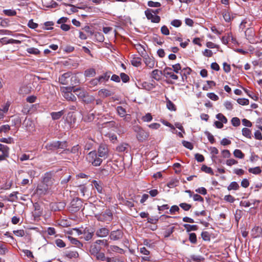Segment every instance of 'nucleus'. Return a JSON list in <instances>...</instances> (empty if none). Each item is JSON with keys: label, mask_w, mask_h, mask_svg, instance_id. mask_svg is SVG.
Returning <instances> with one entry per match:
<instances>
[{"label": "nucleus", "mask_w": 262, "mask_h": 262, "mask_svg": "<svg viewBox=\"0 0 262 262\" xmlns=\"http://www.w3.org/2000/svg\"><path fill=\"white\" fill-rule=\"evenodd\" d=\"M86 160L94 166L100 165L102 162V159L99 157L96 150L90 152L86 156Z\"/></svg>", "instance_id": "nucleus-1"}, {"label": "nucleus", "mask_w": 262, "mask_h": 262, "mask_svg": "<svg viewBox=\"0 0 262 262\" xmlns=\"http://www.w3.org/2000/svg\"><path fill=\"white\" fill-rule=\"evenodd\" d=\"M77 232L78 235H82L81 238L86 241H89L92 238L95 231L94 228L89 227L85 228L83 230L77 229Z\"/></svg>", "instance_id": "nucleus-2"}, {"label": "nucleus", "mask_w": 262, "mask_h": 262, "mask_svg": "<svg viewBox=\"0 0 262 262\" xmlns=\"http://www.w3.org/2000/svg\"><path fill=\"white\" fill-rule=\"evenodd\" d=\"M54 179L50 172H46L43 177L42 182L43 185H46V187L43 188L44 192H48L51 189L52 185L54 183Z\"/></svg>", "instance_id": "nucleus-3"}, {"label": "nucleus", "mask_w": 262, "mask_h": 262, "mask_svg": "<svg viewBox=\"0 0 262 262\" xmlns=\"http://www.w3.org/2000/svg\"><path fill=\"white\" fill-rule=\"evenodd\" d=\"M223 18L226 23H230L234 18V15L228 9H223L222 12Z\"/></svg>", "instance_id": "nucleus-11"}, {"label": "nucleus", "mask_w": 262, "mask_h": 262, "mask_svg": "<svg viewBox=\"0 0 262 262\" xmlns=\"http://www.w3.org/2000/svg\"><path fill=\"white\" fill-rule=\"evenodd\" d=\"M101 83L98 78H95L91 80L89 82V86L91 88L97 86Z\"/></svg>", "instance_id": "nucleus-40"}, {"label": "nucleus", "mask_w": 262, "mask_h": 262, "mask_svg": "<svg viewBox=\"0 0 262 262\" xmlns=\"http://www.w3.org/2000/svg\"><path fill=\"white\" fill-rule=\"evenodd\" d=\"M67 147L66 141H53L46 144L45 147L48 150H54L58 148L63 149Z\"/></svg>", "instance_id": "nucleus-5"}, {"label": "nucleus", "mask_w": 262, "mask_h": 262, "mask_svg": "<svg viewBox=\"0 0 262 262\" xmlns=\"http://www.w3.org/2000/svg\"><path fill=\"white\" fill-rule=\"evenodd\" d=\"M123 234L121 230L118 229L111 232L110 238L113 241H118L123 237Z\"/></svg>", "instance_id": "nucleus-12"}, {"label": "nucleus", "mask_w": 262, "mask_h": 262, "mask_svg": "<svg viewBox=\"0 0 262 262\" xmlns=\"http://www.w3.org/2000/svg\"><path fill=\"white\" fill-rule=\"evenodd\" d=\"M9 148L5 145L0 144V161L9 157Z\"/></svg>", "instance_id": "nucleus-10"}, {"label": "nucleus", "mask_w": 262, "mask_h": 262, "mask_svg": "<svg viewBox=\"0 0 262 262\" xmlns=\"http://www.w3.org/2000/svg\"><path fill=\"white\" fill-rule=\"evenodd\" d=\"M183 226L188 232L191 231H196L198 229V227L196 225L184 224Z\"/></svg>", "instance_id": "nucleus-35"}, {"label": "nucleus", "mask_w": 262, "mask_h": 262, "mask_svg": "<svg viewBox=\"0 0 262 262\" xmlns=\"http://www.w3.org/2000/svg\"><path fill=\"white\" fill-rule=\"evenodd\" d=\"M27 52L30 54L38 55L40 53V51L35 48H29L27 49Z\"/></svg>", "instance_id": "nucleus-48"}, {"label": "nucleus", "mask_w": 262, "mask_h": 262, "mask_svg": "<svg viewBox=\"0 0 262 262\" xmlns=\"http://www.w3.org/2000/svg\"><path fill=\"white\" fill-rule=\"evenodd\" d=\"M111 72H106L104 73L103 75L100 76L98 78L100 79V83L105 82L108 80Z\"/></svg>", "instance_id": "nucleus-29"}, {"label": "nucleus", "mask_w": 262, "mask_h": 262, "mask_svg": "<svg viewBox=\"0 0 262 262\" xmlns=\"http://www.w3.org/2000/svg\"><path fill=\"white\" fill-rule=\"evenodd\" d=\"M174 229V227H171L170 228L166 229L164 232V237H169L173 232Z\"/></svg>", "instance_id": "nucleus-54"}, {"label": "nucleus", "mask_w": 262, "mask_h": 262, "mask_svg": "<svg viewBox=\"0 0 262 262\" xmlns=\"http://www.w3.org/2000/svg\"><path fill=\"white\" fill-rule=\"evenodd\" d=\"M63 114L64 112L63 111H61L57 112H52L51 113V116L52 119L55 120L60 119Z\"/></svg>", "instance_id": "nucleus-32"}, {"label": "nucleus", "mask_w": 262, "mask_h": 262, "mask_svg": "<svg viewBox=\"0 0 262 262\" xmlns=\"http://www.w3.org/2000/svg\"><path fill=\"white\" fill-rule=\"evenodd\" d=\"M178 183L179 181L177 179H172L167 183V186L169 188H173L177 186Z\"/></svg>", "instance_id": "nucleus-50"}, {"label": "nucleus", "mask_w": 262, "mask_h": 262, "mask_svg": "<svg viewBox=\"0 0 262 262\" xmlns=\"http://www.w3.org/2000/svg\"><path fill=\"white\" fill-rule=\"evenodd\" d=\"M95 37L97 39V40L99 42H103L104 39V37L103 35L100 32H96L95 33Z\"/></svg>", "instance_id": "nucleus-64"}, {"label": "nucleus", "mask_w": 262, "mask_h": 262, "mask_svg": "<svg viewBox=\"0 0 262 262\" xmlns=\"http://www.w3.org/2000/svg\"><path fill=\"white\" fill-rule=\"evenodd\" d=\"M101 250V247L96 244H93L90 246V253L91 255L95 256Z\"/></svg>", "instance_id": "nucleus-21"}, {"label": "nucleus", "mask_w": 262, "mask_h": 262, "mask_svg": "<svg viewBox=\"0 0 262 262\" xmlns=\"http://www.w3.org/2000/svg\"><path fill=\"white\" fill-rule=\"evenodd\" d=\"M0 43L2 45H6L8 43L19 44L21 43V41L13 38L8 39L7 37H3L0 39Z\"/></svg>", "instance_id": "nucleus-16"}, {"label": "nucleus", "mask_w": 262, "mask_h": 262, "mask_svg": "<svg viewBox=\"0 0 262 262\" xmlns=\"http://www.w3.org/2000/svg\"><path fill=\"white\" fill-rule=\"evenodd\" d=\"M189 240L193 244L197 243L196 235L195 233H190L189 234Z\"/></svg>", "instance_id": "nucleus-43"}, {"label": "nucleus", "mask_w": 262, "mask_h": 262, "mask_svg": "<svg viewBox=\"0 0 262 262\" xmlns=\"http://www.w3.org/2000/svg\"><path fill=\"white\" fill-rule=\"evenodd\" d=\"M38 26V25L34 23L33 19H30L28 23V26L31 29H35L37 28Z\"/></svg>", "instance_id": "nucleus-63"}, {"label": "nucleus", "mask_w": 262, "mask_h": 262, "mask_svg": "<svg viewBox=\"0 0 262 262\" xmlns=\"http://www.w3.org/2000/svg\"><path fill=\"white\" fill-rule=\"evenodd\" d=\"M80 147L79 145H76L72 147V148L70 150L69 149H66L63 150V152L66 154H68L69 152H71L74 154H78L80 151Z\"/></svg>", "instance_id": "nucleus-24"}, {"label": "nucleus", "mask_w": 262, "mask_h": 262, "mask_svg": "<svg viewBox=\"0 0 262 262\" xmlns=\"http://www.w3.org/2000/svg\"><path fill=\"white\" fill-rule=\"evenodd\" d=\"M239 186L236 182H231L227 187L229 191L234 190H237L239 189Z\"/></svg>", "instance_id": "nucleus-38"}, {"label": "nucleus", "mask_w": 262, "mask_h": 262, "mask_svg": "<svg viewBox=\"0 0 262 262\" xmlns=\"http://www.w3.org/2000/svg\"><path fill=\"white\" fill-rule=\"evenodd\" d=\"M131 63L133 66L139 67L141 64V58L140 57H134L131 60Z\"/></svg>", "instance_id": "nucleus-30"}, {"label": "nucleus", "mask_w": 262, "mask_h": 262, "mask_svg": "<svg viewBox=\"0 0 262 262\" xmlns=\"http://www.w3.org/2000/svg\"><path fill=\"white\" fill-rule=\"evenodd\" d=\"M179 206L185 211H188L191 208V205L190 204L186 203H181Z\"/></svg>", "instance_id": "nucleus-53"}, {"label": "nucleus", "mask_w": 262, "mask_h": 262, "mask_svg": "<svg viewBox=\"0 0 262 262\" xmlns=\"http://www.w3.org/2000/svg\"><path fill=\"white\" fill-rule=\"evenodd\" d=\"M152 117L150 113L146 114L145 116H143L142 118V120L144 122H150L152 120Z\"/></svg>", "instance_id": "nucleus-58"}, {"label": "nucleus", "mask_w": 262, "mask_h": 262, "mask_svg": "<svg viewBox=\"0 0 262 262\" xmlns=\"http://www.w3.org/2000/svg\"><path fill=\"white\" fill-rule=\"evenodd\" d=\"M233 155L234 157L239 159H243L245 155L242 152V151L240 149H235L233 151Z\"/></svg>", "instance_id": "nucleus-42"}, {"label": "nucleus", "mask_w": 262, "mask_h": 262, "mask_svg": "<svg viewBox=\"0 0 262 262\" xmlns=\"http://www.w3.org/2000/svg\"><path fill=\"white\" fill-rule=\"evenodd\" d=\"M70 74L69 73H66L62 74L59 77V82L63 85L68 84L67 79L70 77Z\"/></svg>", "instance_id": "nucleus-22"}, {"label": "nucleus", "mask_w": 262, "mask_h": 262, "mask_svg": "<svg viewBox=\"0 0 262 262\" xmlns=\"http://www.w3.org/2000/svg\"><path fill=\"white\" fill-rule=\"evenodd\" d=\"M74 93L78 96L80 99H82L83 101L85 102H89L90 100L86 98L89 96L88 93L84 90H81L80 88H76L74 90Z\"/></svg>", "instance_id": "nucleus-9"}, {"label": "nucleus", "mask_w": 262, "mask_h": 262, "mask_svg": "<svg viewBox=\"0 0 262 262\" xmlns=\"http://www.w3.org/2000/svg\"><path fill=\"white\" fill-rule=\"evenodd\" d=\"M92 183H93L94 187H95V188L97 190L98 192H99L100 193H102L103 188H102L101 183L100 182H98L96 180H93L92 182Z\"/></svg>", "instance_id": "nucleus-28"}, {"label": "nucleus", "mask_w": 262, "mask_h": 262, "mask_svg": "<svg viewBox=\"0 0 262 262\" xmlns=\"http://www.w3.org/2000/svg\"><path fill=\"white\" fill-rule=\"evenodd\" d=\"M98 221L103 222H111L113 219V213L112 211L107 209L105 211L95 215Z\"/></svg>", "instance_id": "nucleus-6"}, {"label": "nucleus", "mask_w": 262, "mask_h": 262, "mask_svg": "<svg viewBox=\"0 0 262 262\" xmlns=\"http://www.w3.org/2000/svg\"><path fill=\"white\" fill-rule=\"evenodd\" d=\"M163 76L166 78H170L172 80H177L178 76L176 75L173 72L169 73H166Z\"/></svg>", "instance_id": "nucleus-44"}, {"label": "nucleus", "mask_w": 262, "mask_h": 262, "mask_svg": "<svg viewBox=\"0 0 262 262\" xmlns=\"http://www.w3.org/2000/svg\"><path fill=\"white\" fill-rule=\"evenodd\" d=\"M127 146L126 143L121 144L116 147V150L118 152H124L126 149Z\"/></svg>", "instance_id": "nucleus-51"}, {"label": "nucleus", "mask_w": 262, "mask_h": 262, "mask_svg": "<svg viewBox=\"0 0 262 262\" xmlns=\"http://www.w3.org/2000/svg\"><path fill=\"white\" fill-rule=\"evenodd\" d=\"M62 91L63 93V94H65V93H71L72 92H74V90L75 89L74 86H66V87H62L61 88Z\"/></svg>", "instance_id": "nucleus-56"}, {"label": "nucleus", "mask_w": 262, "mask_h": 262, "mask_svg": "<svg viewBox=\"0 0 262 262\" xmlns=\"http://www.w3.org/2000/svg\"><path fill=\"white\" fill-rule=\"evenodd\" d=\"M51 205L52 209L56 211L63 209L66 206V204L63 202L53 203Z\"/></svg>", "instance_id": "nucleus-19"}, {"label": "nucleus", "mask_w": 262, "mask_h": 262, "mask_svg": "<svg viewBox=\"0 0 262 262\" xmlns=\"http://www.w3.org/2000/svg\"><path fill=\"white\" fill-rule=\"evenodd\" d=\"M64 256L69 258H76L78 257L79 254L76 251H68L64 253Z\"/></svg>", "instance_id": "nucleus-26"}, {"label": "nucleus", "mask_w": 262, "mask_h": 262, "mask_svg": "<svg viewBox=\"0 0 262 262\" xmlns=\"http://www.w3.org/2000/svg\"><path fill=\"white\" fill-rule=\"evenodd\" d=\"M237 102L238 104L242 105H246L249 104V100L246 98H238L237 100Z\"/></svg>", "instance_id": "nucleus-60"}, {"label": "nucleus", "mask_w": 262, "mask_h": 262, "mask_svg": "<svg viewBox=\"0 0 262 262\" xmlns=\"http://www.w3.org/2000/svg\"><path fill=\"white\" fill-rule=\"evenodd\" d=\"M55 242L57 246L59 248H63L66 246L65 243L61 239H57Z\"/></svg>", "instance_id": "nucleus-62"}, {"label": "nucleus", "mask_w": 262, "mask_h": 262, "mask_svg": "<svg viewBox=\"0 0 262 262\" xmlns=\"http://www.w3.org/2000/svg\"><path fill=\"white\" fill-rule=\"evenodd\" d=\"M201 170H202V171H203L207 173L210 174L211 175L214 174V172L213 171L212 169L210 167H208L206 165H203L202 166Z\"/></svg>", "instance_id": "nucleus-41"}, {"label": "nucleus", "mask_w": 262, "mask_h": 262, "mask_svg": "<svg viewBox=\"0 0 262 262\" xmlns=\"http://www.w3.org/2000/svg\"><path fill=\"white\" fill-rule=\"evenodd\" d=\"M109 232L110 230L107 228L102 227L96 230V235L99 237H104L108 235Z\"/></svg>", "instance_id": "nucleus-15"}, {"label": "nucleus", "mask_w": 262, "mask_h": 262, "mask_svg": "<svg viewBox=\"0 0 262 262\" xmlns=\"http://www.w3.org/2000/svg\"><path fill=\"white\" fill-rule=\"evenodd\" d=\"M166 106L170 111H176L177 110L174 104L167 98H166Z\"/></svg>", "instance_id": "nucleus-34"}, {"label": "nucleus", "mask_w": 262, "mask_h": 262, "mask_svg": "<svg viewBox=\"0 0 262 262\" xmlns=\"http://www.w3.org/2000/svg\"><path fill=\"white\" fill-rule=\"evenodd\" d=\"M216 118L219 120L224 123H226L227 122V119L226 117L222 114L219 113L216 115Z\"/></svg>", "instance_id": "nucleus-47"}, {"label": "nucleus", "mask_w": 262, "mask_h": 262, "mask_svg": "<svg viewBox=\"0 0 262 262\" xmlns=\"http://www.w3.org/2000/svg\"><path fill=\"white\" fill-rule=\"evenodd\" d=\"M231 123L234 126H238L241 124L240 120L237 117H233L231 119Z\"/></svg>", "instance_id": "nucleus-57"}, {"label": "nucleus", "mask_w": 262, "mask_h": 262, "mask_svg": "<svg viewBox=\"0 0 262 262\" xmlns=\"http://www.w3.org/2000/svg\"><path fill=\"white\" fill-rule=\"evenodd\" d=\"M10 105V103L9 101H7L4 105H1L0 109L3 112L4 114H5L8 111Z\"/></svg>", "instance_id": "nucleus-46"}, {"label": "nucleus", "mask_w": 262, "mask_h": 262, "mask_svg": "<svg viewBox=\"0 0 262 262\" xmlns=\"http://www.w3.org/2000/svg\"><path fill=\"white\" fill-rule=\"evenodd\" d=\"M96 71L93 68H90L84 71V75L85 77H93L96 75Z\"/></svg>", "instance_id": "nucleus-33"}, {"label": "nucleus", "mask_w": 262, "mask_h": 262, "mask_svg": "<svg viewBox=\"0 0 262 262\" xmlns=\"http://www.w3.org/2000/svg\"><path fill=\"white\" fill-rule=\"evenodd\" d=\"M162 75H163V71L156 69L152 71L151 77L156 80L159 81L161 80Z\"/></svg>", "instance_id": "nucleus-18"}, {"label": "nucleus", "mask_w": 262, "mask_h": 262, "mask_svg": "<svg viewBox=\"0 0 262 262\" xmlns=\"http://www.w3.org/2000/svg\"><path fill=\"white\" fill-rule=\"evenodd\" d=\"M54 25V23L53 21H47L44 23L45 28L43 29L45 30H52L53 29L52 26Z\"/></svg>", "instance_id": "nucleus-55"}, {"label": "nucleus", "mask_w": 262, "mask_h": 262, "mask_svg": "<svg viewBox=\"0 0 262 262\" xmlns=\"http://www.w3.org/2000/svg\"><path fill=\"white\" fill-rule=\"evenodd\" d=\"M117 112L118 114L121 117H123L126 115V110L125 108H124L121 106H117Z\"/></svg>", "instance_id": "nucleus-39"}, {"label": "nucleus", "mask_w": 262, "mask_h": 262, "mask_svg": "<svg viewBox=\"0 0 262 262\" xmlns=\"http://www.w3.org/2000/svg\"><path fill=\"white\" fill-rule=\"evenodd\" d=\"M248 171L249 172L254 174H259L261 172L260 168L258 166L254 168H249Z\"/></svg>", "instance_id": "nucleus-45"}, {"label": "nucleus", "mask_w": 262, "mask_h": 262, "mask_svg": "<svg viewBox=\"0 0 262 262\" xmlns=\"http://www.w3.org/2000/svg\"><path fill=\"white\" fill-rule=\"evenodd\" d=\"M63 96L64 98L68 101L75 102L77 100L75 96L71 92L65 93V94H63Z\"/></svg>", "instance_id": "nucleus-27"}, {"label": "nucleus", "mask_w": 262, "mask_h": 262, "mask_svg": "<svg viewBox=\"0 0 262 262\" xmlns=\"http://www.w3.org/2000/svg\"><path fill=\"white\" fill-rule=\"evenodd\" d=\"M3 12L7 16H15L16 15V12L14 10L6 9L3 10Z\"/></svg>", "instance_id": "nucleus-49"}, {"label": "nucleus", "mask_w": 262, "mask_h": 262, "mask_svg": "<svg viewBox=\"0 0 262 262\" xmlns=\"http://www.w3.org/2000/svg\"><path fill=\"white\" fill-rule=\"evenodd\" d=\"M141 85L143 89L147 91H150L155 88V85L153 83L148 82H143Z\"/></svg>", "instance_id": "nucleus-31"}, {"label": "nucleus", "mask_w": 262, "mask_h": 262, "mask_svg": "<svg viewBox=\"0 0 262 262\" xmlns=\"http://www.w3.org/2000/svg\"><path fill=\"white\" fill-rule=\"evenodd\" d=\"M13 232L16 236L18 237H23L25 234V232L23 229L14 230Z\"/></svg>", "instance_id": "nucleus-61"}, {"label": "nucleus", "mask_w": 262, "mask_h": 262, "mask_svg": "<svg viewBox=\"0 0 262 262\" xmlns=\"http://www.w3.org/2000/svg\"><path fill=\"white\" fill-rule=\"evenodd\" d=\"M31 87L28 85H24L21 86L19 90V93L22 95H25L31 92Z\"/></svg>", "instance_id": "nucleus-25"}, {"label": "nucleus", "mask_w": 262, "mask_h": 262, "mask_svg": "<svg viewBox=\"0 0 262 262\" xmlns=\"http://www.w3.org/2000/svg\"><path fill=\"white\" fill-rule=\"evenodd\" d=\"M109 150L107 145L101 144L98 148V155L101 159H105L108 156Z\"/></svg>", "instance_id": "nucleus-8"}, {"label": "nucleus", "mask_w": 262, "mask_h": 262, "mask_svg": "<svg viewBox=\"0 0 262 262\" xmlns=\"http://www.w3.org/2000/svg\"><path fill=\"white\" fill-rule=\"evenodd\" d=\"M70 204L69 210L71 212H76L82 207V202L81 200L79 198L73 199Z\"/></svg>", "instance_id": "nucleus-7"}, {"label": "nucleus", "mask_w": 262, "mask_h": 262, "mask_svg": "<svg viewBox=\"0 0 262 262\" xmlns=\"http://www.w3.org/2000/svg\"><path fill=\"white\" fill-rule=\"evenodd\" d=\"M133 130L137 133V138L140 142L146 140L149 136V134L148 132H146L138 125L133 126Z\"/></svg>", "instance_id": "nucleus-4"}, {"label": "nucleus", "mask_w": 262, "mask_h": 262, "mask_svg": "<svg viewBox=\"0 0 262 262\" xmlns=\"http://www.w3.org/2000/svg\"><path fill=\"white\" fill-rule=\"evenodd\" d=\"M145 14L147 18L151 20V21L152 23H158L160 21V17L158 15L152 14L149 9L145 11Z\"/></svg>", "instance_id": "nucleus-13"}, {"label": "nucleus", "mask_w": 262, "mask_h": 262, "mask_svg": "<svg viewBox=\"0 0 262 262\" xmlns=\"http://www.w3.org/2000/svg\"><path fill=\"white\" fill-rule=\"evenodd\" d=\"M135 48L137 50L139 54L142 56L144 57L147 55V53L145 51L144 47L141 44H137L135 45Z\"/></svg>", "instance_id": "nucleus-23"}, {"label": "nucleus", "mask_w": 262, "mask_h": 262, "mask_svg": "<svg viewBox=\"0 0 262 262\" xmlns=\"http://www.w3.org/2000/svg\"><path fill=\"white\" fill-rule=\"evenodd\" d=\"M242 135L248 139L252 138V133L250 129L244 127L242 129Z\"/></svg>", "instance_id": "nucleus-37"}, {"label": "nucleus", "mask_w": 262, "mask_h": 262, "mask_svg": "<svg viewBox=\"0 0 262 262\" xmlns=\"http://www.w3.org/2000/svg\"><path fill=\"white\" fill-rule=\"evenodd\" d=\"M98 94L100 97L105 98L112 96L113 93L108 90L102 89L98 91Z\"/></svg>", "instance_id": "nucleus-20"}, {"label": "nucleus", "mask_w": 262, "mask_h": 262, "mask_svg": "<svg viewBox=\"0 0 262 262\" xmlns=\"http://www.w3.org/2000/svg\"><path fill=\"white\" fill-rule=\"evenodd\" d=\"M182 144L184 147L190 150H192L193 148V144L190 142L184 140L182 141Z\"/></svg>", "instance_id": "nucleus-59"}, {"label": "nucleus", "mask_w": 262, "mask_h": 262, "mask_svg": "<svg viewBox=\"0 0 262 262\" xmlns=\"http://www.w3.org/2000/svg\"><path fill=\"white\" fill-rule=\"evenodd\" d=\"M94 144V141L91 138H86L84 141V149L85 150H90L93 148Z\"/></svg>", "instance_id": "nucleus-17"}, {"label": "nucleus", "mask_w": 262, "mask_h": 262, "mask_svg": "<svg viewBox=\"0 0 262 262\" xmlns=\"http://www.w3.org/2000/svg\"><path fill=\"white\" fill-rule=\"evenodd\" d=\"M145 64L149 69H152L155 66V61L154 57H149L147 54L143 57Z\"/></svg>", "instance_id": "nucleus-14"}, {"label": "nucleus", "mask_w": 262, "mask_h": 262, "mask_svg": "<svg viewBox=\"0 0 262 262\" xmlns=\"http://www.w3.org/2000/svg\"><path fill=\"white\" fill-rule=\"evenodd\" d=\"M69 239L72 244L76 245L78 248L82 247L83 246L82 244L79 241L74 237L69 236Z\"/></svg>", "instance_id": "nucleus-36"}, {"label": "nucleus", "mask_w": 262, "mask_h": 262, "mask_svg": "<svg viewBox=\"0 0 262 262\" xmlns=\"http://www.w3.org/2000/svg\"><path fill=\"white\" fill-rule=\"evenodd\" d=\"M147 5H148V7H157V8H158V7H161V4L159 2H154V1H148L147 2Z\"/></svg>", "instance_id": "nucleus-52"}]
</instances>
